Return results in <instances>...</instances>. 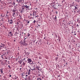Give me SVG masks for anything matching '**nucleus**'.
<instances>
[{"label": "nucleus", "instance_id": "f257e3e1", "mask_svg": "<svg viewBox=\"0 0 80 80\" xmlns=\"http://www.w3.org/2000/svg\"><path fill=\"white\" fill-rule=\"evenodd\" d=\"M33 16L34 17H38V16H37V12H34L33 13Z\"/></svg>", "mask_w": 80, "mask_h": 80}, {"label": "nucleus", "instance_id": "f03ea898", "mask_svg": "<svg viewBox=\"0 0 80 80\" xmlns=\"http://www.w3.org/2000/svg\"><path fill=\"white\" fill-rule=\"evenodd\" d=\"M27 61L28 62V63H29V62L30 63H31V62H32V59H31L29 58H28V59Z\"/></svg>", "mask_w": 80, "mask_h": 80}, {"label": "nucleus", "instance_id": "7ed1b4c3", "mask_svg": "<svg viewBox=\"0 0 80 80\" xmlns=\"http://www.w3.org/2000/svg\"><path fill=\"white\" fill-rule=\"evenodd\" d=\"M19 2L21 3H23L24 2V0H19Z\"/></svg>", "mask_w": 80, "mask_h": 80}, {"label": "nucleus", "instance_id": "20e7f679", "mask_svg": "<svg viewBox=\"0 0 80 80\" xmlns=\"http://www.w3.org/2000/svg\"><path fill=\"white\" fill-rule=\"evenodd\" d=\"M12 33L11 32H10L9 33L8 35L9 36H10V37H11V36H12Z\"/></svg>", "mask_w": 80, "mask_h": 80}, {"label": "nucleus", "instance_id": "39448f33", "mask_svg": "<svg viewBox=\"0 0 80 80\" xmlns=\"http://www.w3.org/2000/svg\"><path fill=\"white\" fill-rule=\"evenodd\" d=\"M3 68H2L1 69H0V72H1V73H3Z\"/></svg>", "mask_w": 80, "mask_h": 80}, {"label": "nucleus", "instance_id": "423d86ee", "mask_svg": "<svg viewBox=\"0 0 80 80\" xmlns=\"http://www.w3.org/2000/svg\"><path fill=\"white\" fill-rule=\"evenodd\" d=\"M25 7H26L27 8H30V6H27V5L25 6Z\"/></svg>", "mask_w": 80, "mask_h": 80}, {"label": "nucleus", "instance_id": "0eeeda50", "mask_svg": "<svg viewBox=\"0 0 80 80\" xmlns=\"http://www.w3.org/2000/svg\"><path fill=\"white\" fill-rule=\"evenodd\" d=\"M1 17H4V15L2 13H1Z\"/></svg>", "mask_w": 80, "mask_h": 80}, {"label": "nucleus", "instance_id": "6e6552de", "mask_svg": "<svg viewBox=\"0 0 80 80\" xmlns=\"http://www.w3.org/2000/svg\"><path fill=\"white\" fill-rule=\"evenodd\" d=\"M2 47H3V48H5V46L4 45V44H2V45L1 46Z\"/></svg>", "mask_w": 80, "mask_h": 80}, {"label": "nucleus", "instance_id": "1a4fd4ad", "mask_svg": "<svg viewBox=\"0 0 80 80\" xmlns=\"http://www.w3.org/2000/svg\"><path fill=\"white\" fill-rule=\"evenodd\" d=\"M75 8H74V10H78V9H77V8L76 6H74Z\"/></svg>", "mask_w": 80, "mask_h": 80}, {"label": "nucleus", "instance_id": "9d476101", "mask_svg": "<svg viewBox=\"0 0 80 80\" xmlns=\"http://www.w3.org/2000/svg\"><path fill=\"white\" fill-rule=\"evenodd\" d=\"M30 35V33H28V37H29Z\"/></svg>", "mask_w": 80, "mask_h": 80}, {"label": "nucleus", "instance_id": "9b49d317", "mask_svg": "<svg viewBox=\"0 0 80 80\" xmlns=\"http://www.w3.org/2000/svg\"><path fill=\"white\" fill-rule=\"evenodd\" d=\"M12 12H14V13H15V10H13Z\"/></svg>", "mask_w": 80, "mask_h": 80}, {"label": "nucleus", "instance_id": "f8f14e48", "mask_svg": "<svg viewBox=\"0 0 80 80\" xmlns=\"http://www.w3.org/2000/svg\"><path fill=\"white\" fill-rule=\"evenodd\" d=\"M10 22H13V20H12V19H11V20H10Z\"/></svg>", "mask_w": 80, "mask_h": 80}, {"label": "nucleus", "instance_id": "ddd939ff", "mask_svg": "<svg viewBox=\"0 0 80 80\" xmlns=\"http://www.w3.org/2000/svg\"><path fill=\"white\" fill-rule=\"evenodd\" d=\"M13 22H10V24H12L13 23Z\"/></svg>", "mask_w": 80, "mask_h": 80}, {"label": "nucleus", "instance_id": "4468645a", "mask_svg": "<svg viewBox=\"0 0 80 80\" xmlns=\"http://www.w3.org/2000/svg\"><path fill=\"white\" fill-rule=\"evenodd\" d=\"M36 68H37L38 69V70H39V69L38 68V66L36 67Z\"/></svg>", "mask_w": 80, "mask_h": 80}, {"label": "nucleus", "instance_id": "2eb2a0df", "mask_svg": "<svg viewBox=\"0 0 80 80\" xmlns=\"http://www.w3.org/2000/svg\"><path fill=\"white\" fill-rule=\"evenodd\" d=\"M28 75H30V72H28Z\"/></svg>", "mask_w": 80, "mask_h": 80}, {"label": "nucleus", "instance_id": "dca6fc26", "mask_svg": "<svg viewBox=\"0 0 80 80\" xmlns=\"http://www.w3.org/2000/svg\"><path fill=\"white\" fill-rule=\"evenodd\" d=\"M31 69V70H32V71H33V70H35V68H34V69Z\"/></svg>", "mask_w": 80, "mask_h": 80}, {"label": "nucleus", "instance_id": "f3484780", "mask_svg": "<svg viewBox=\"0 0 80 80\" xmlns=\"http://www.w3.org/2000/svg\"><path fill=\"white\" fill-rule=\"evenodd\" d=\"M22 10H24L25 9V8L23 7H22Z\"/></svg>", "mask_w": 80, "mask_h": 80}, {"label": "nucleus", "instance_id": "a211bd4d", "mask_svg": "<svg viewBox=\"0 0 80 80\" xmlns=\"http://www.w3.org/2000/svg\"><path fill=\"white\" fill-rule=\"evenodd\" d=\"M20 64H22V61H20L19 62Z\"/></svg>", "mask_w": 80, "mask_h": 80}, {"label": "nucleus", "instance_id": "6ab92c4d", "mask_svg": "<svg viewBox=\"0 0 80 80\" xmlns=\"http://www.w3.org/2000/svg\"><path fill=\"white\" fill-rule=\"evenodd\" d=\"M31 72V70L30 69H29L28 72Z\"/></svg>", "mask_w": 80, "mask_h": 80}, {"label": "nucleus", "instance_id": "aec40b11", "mask_svg": "<svg viewBox=\"0 0 80 80\" xmlns=\"http://www.w3.org/2000/svg\"><path fill=\"white\" fill-rule=\"evenodd\" d=\"M7 14H8V13H9V12H7L6 13Z\"/></svg>", "mask_w": 80, "mask_h": 80}, {"label": "nucleus", "instance_id": "412c9836", "mask_svg": "<svg viewBox=\"0 0 80 80\" xmlns=\"http://www.w3.org/2000/svg\"><path fill=\"white\" fill-rule=\"evenodd\" d=\"M15 12H14V13L13 14V16H14V15H15Z\"/></svg>", "mask_w": 80, "mask_h": 80}, {"label": "nucleus", "instance_id": "4be33fe9", "mask_svg": "<svg viewBox=\"0 0 80 80\" xmlns=\"http://www.w3.org/2000/svg\"><path fill=\"white\" fill-rule=\"evenodd\" d=\"M23 65H25V63H23Z\"/></svg>", "mask_w": 80, "mask_h": 80}, {"label": "nucleus", "instance_id": "5701e85b", "mask_svg": "<svg viewBox=\"0 0 80 80\" xmlns=\"http://www.w3.org/2000/svg\"><path fill=\"white\" fill-rule=\"evenodd\" d=\"M77 2H80V1H79V0H77Z\"/></svg>", "mask_w": 80, "mask_h": 80}, {"label": "nucleus", "instance_id": "b1692460", "mask_svg": "<svg viewBox=\"0 0 80 80\" xmlns=\"http://www.w3.org/2000/svg\"><path fill=\"white\" fill-rule=\"evenodd\" d=\"M6 17L7 18L8 17V15L6 14Z\"/></svg>", "mask_w": 80, "mask_h": 80}, {"label": "nucleus", "instance_id": "393cba45", "mask_svg": "<svg viewBox=\"0 0 80 80\" xmlns=\"http://www.w3.org/2000/svg\"><path fill=\"white\" fill-rule=\"evenodd\" d=\"M55 19H57V16H55Z\"/></svg>", "mask_w": 80, "mask_h": 80}, {"label": "nucleus", "instance_id": "a878e982", "mask_svg": "<svg viewBox=\"0 0 80 80\" xmlns=\"http://www.w3.org/2000/svg\"><path fill=\"white\" fill-rule=\"evenodd\" d=\"M33 22H34V23H35V20H34Z\"/></svg>", "mask_w": 80, "mask_h": 80}, {"label": "nucleus", "instance_id": "bb28decb", "mask_svg": "<svg viewBox=\"0 0 80 80\" xmlns=\"http://www.w3.org/2000/svg\"><path fill=\"white\" fill-rule=\"evenodd\" d=\"M30 23V21H28L27 22V23Z\"/></svg>", "mask_w": 80, "mask_h": 80}, {"label": "nucleus", "instance_id": "cd10ccee", "mask_svg": "<svg viewBox=\"0 0 80 80\" xmlns=\"http://www.w3.org/2000/svg\"><path fill=\"white\" fill-rule=\"evenodd\" d=\"M77 27H79V25H78V24H77Z\"/></svg>", "mask_w": 80, "mask_h": 80}, {"label": "nucleus", "instance_id": "c85d7f7f", "mask_svg": "<svg viewBox=\"0 0 80 80\" xmlns=\"http://www.w3.org/2000/svg\"><path fill=\"white\" fill-rule=\"evenodd\" d=\"M8 67H9V68H10V65H8Z\"/></svg>", "mask_w": 80, "mask_h": 80}, {"label": "nucleus", "instance_id": "c756f323", "mask_svg": "<svg viewBox=\"0 0 80 80\" xmlns=\"http://www.w3.org/2000/svg\"><path fill=\"white\" fill-rule=\"evenodd\" d=\"M25 59H26V58H24L23 59V60H25Z\"/></svg>", "mask_w": 80, "mask_h": 80}, {"label": "nucleus", "instance_id": "7c9ffc66", "mask_svg": "<svg viewBox=\"0 0 80 80\" xmlns=\"http://www.w3.org/2000/svg\"><path fill=\"white\" fill-rule=\"evenodd\" d=\"M4 55H1V57H2V58H3V57H3V56Z\"/></svg>", "mask_w": 80, "mask_h": 80}, {"label": "nucleus", "instance_id": "2f4dec72", "mask_svg": "<svg viewBox=\"0 0 80 80\" xmlns=\"http://www.w3.org/2000/svg\"><path fill=\"white\" fill-rule=\"evenodd\" d=\"M9 77H12V75H10Z\"/></svg>", "mask_w": 80, "mask_h": 80}, {"label": "nucleus", "instance_id": "473e14b6", "mask_svg": "<svg viewBox=\"0 0 80 80\" xmlns=\"http://www.w3.org/2000/svg\"><path fill=\"white\" fill-rule=\"evenodd\" d=\"M39 59H42V58L40 57L39 58Z\"/></svg>", "mask_w": 80, "mask_h": 80}, {"label": "nucleus", "instance_id": "72a5a7b5", "mask_svg": "<svg viewBox=\"0 0 80 80\" xmlns=\"http://www.w3.org/2000/svg\"><path fill=\"white\" fill-rule=\"evenodd\" d=\"M20 35H21V36H22V35H23L21 34H20Z\"/></svg>", "mask_w": 80, "mask_h": 80}, {"label": "nucleus", "instance_id": "f704fd0d", "mask_svg": "<svg viewBox=\"0 0 80 80\" xmlns=\"http://www.w3.org/2000/svg\"><path fill=\"white\" fill-rule=\"evenodd\" d=\"M8 22H10V20H8Z\"/></svg>", "mask_w": 80, "mask_h": 80}, {"label": "nucleus", "instance_id": "c9c22d12", "mask_svg": "<svg viewBox=\"0 0 80 80\" xmlns=\"http://www.w3.org/2000/svg\"><path fill=\"white\" fill-rule=\"evenodd\" d=\"M46 38L44 37V39H45Z\"/></svg>", "mask_w": 80, "mask_h": 80}, {"label": "nucleus", "instance_id": "e433bc0d", "mask_svg": "<svg viewBox=\"0 0 80 80\" xmlns=\"http://www.w3.org/2000/svg\"><path fill=\"white\" fill-rule=\"evenodd\" d=\"M26 77H28V75H26Z\"/></svg>", "mask_w": 80, "mask_h": 80}, {"label": "nucleus", "instance_id": "4c0bfd02", "mask_svg": "<svg viewBox=\"0 0 80 80\" xmlns=\"http://www.w3.org/2000/svg\"><path fill=\"white\" fill-rule=\"evenodd\" d=\"M14 41L15 42V40H14Z\"/></svg>", "mask_w": 80, "mask_h": 80}, {"label": "nucleus", "instance_id": "58836bf2", "mask_svg": "<svg viewBox=\"0 0 80 80\" xmlns=\"http://www.w3.org/2000/svg\"><path fill=\"white\" fill-rule=\"evenodd\" d=\"M38 63H40V62H38Z\"/></svg>", "mask_w": 80, "mask_h": 80}, {"label": "nucleus", "instance_id": "ea45409f", "mask_svg": "<svg viewBox=\"0 0 80 80\" xmlns=\"http://www.w3.org/2000/svg\"><path fill=\"white\" fill-rule=\"evenodd\" d=\"M16 2H18V0H17Z\"/></svg>", "mask_w": 80, "mask_h": 80}, {"label": "nucleus", "instance_id": "a19ab883", "mask_svg": "<svg viewBox=\"0 0 80 80\" xmlns=\"http://www.w3.org/2000/svg\"><path fill=\"white\" fill-rule=\"evenodd\" d=\"M14 4L15 5V2H14Z\"/></svg>", "mask_w": 80, "mask_h": 80}, {"label": "nucleus", "instance_id": "79ce46f5", "mask_svg": "<svg viewBox=\"0 0 80 80\" xmlns=\"http://www.w3.org/2000/svg\"><path fill=\"white\" fill-rule=\"evenodd\" d=\"M57 13H58L57 12H56V14H57Z\"/></svg>", "mask_w": 80, "mask_h": 80}, {"label": "nucleus", "instance_id": "37998d69", "mask_svg": "<svg viewBox=\"0 0 80 80\" xmlns=\"http://www.w3.org/2000/svg\"><path fill=\"white\" fill-rule=\"evenodd\" d=\"M21 69H22V68H20L19 69V70H21Z\"/></svg>", "mask_w": 80, "mask_h": 80}, {"label": "nucleus", "instance_id": "c03bdc74", "mask_svg": "<svg viewBox=\"0 0 80 80\" xmlns=\"http://www.w3.org/2000/svg\"><path fill=\"white\" fill-rule=\"evenodd\" d=\"M38 26H40V25L39 24V25H38Z\"/></svg>", "mask_w": 80, "mask_h": 80}, {"label": "nucleus", "instance_id": "a18cd8bd", "mask_svg": "<svg viewBox=\"0 0 80 80\" xmlns=\"http://www.w3.org/2000/svg\"><path fill=\"white\" fill-rule=\"evenodd\" d=\"M1 75H0V77H1Z\"/></svg>", "mask_w": 80, "mask_h": 80}, {"label": "nucleus", "instance_id": "49530a36", "mask_svg": "<svg viewBox=\"0 0 80 80\" xmlns=\"http://www.w3.org/2000/svg\"><path fill=\"white\" fill-rule=\"evenodd\" d=\"M24 36L25 37H27V36H25V35H24Z\"/></svg>", "mask_w": 80, "mask_h": 80}, {"label": "nucleus", "instance_id": "de8ad7c7", "mask_svg": "<svg viewBox=\"0 0 80 80\" xmlns=\"http://www.w3.org/2000/svg\"><path fill=\"white\" fill-rule=\"evenodd\" d=\"M27 58H28V57H27Z\"/></svg>", "mask_w": 80, "mask_h": 80}, {"label": "nucleus", "instance_id": "09e8293b", "mask_svg": "<svg viewBox=\"0 0 80 80\" xmlns=\"http://www.w3.org/2000/svg\"><path fill=\"white\" fill-rule=\"evenodd\" d=\"M0 55H1V54H0Z\"/></svg>", "mask_w": 80, "mask_h": 80}, {"label": "nucleus", "instance_id": "8fccbe9b", "mask_svg": "<svg viewBox=\"0 0 80 80\" xmlns=\"http://www.w3.org/2000/svg\"><path fill=\"white\" fill-rule=\"evenodd\" d=\"M30 15H32V14H30Z\"/></svg>", "mask_w": 80, "mask_h": 80}, {"label": "nucleus", "instance_id": "3c124183", "mask_svg": "<svg viewBox=\"0 0 80 80\" xmlns=\"http://www.w3.org/2000/svg\"><path fill=\"white\" fill-rule=\"evenodd\" d=\"M25 80H26V79H25Z\"/></svg>", "mask_w": 80, "mask_h": 80}, {"label": "nucleus", "instance_id": "603ef678", "mask_svg": "<svg viewBox=\"0 0 80 80\" xmlns=\"http://www.w3.org/2000/svg\"><path fill=\"white\" fill-rule=\"evenodd\" d=\"M37 80H38V79H37Z\"/></svg>", "mask_w": 80, "mask_h": 80}, {"label": "nucleus", "instance_id": "864d4df0", "mask_svg": "<svg viewBox=\"0 0 80 80\" xmlns=\"http://www.w3.org/2000/svg\"><path fill=\"white\" fill-rule=\"evenodd\" d=\"M0 2H1V0H0Z\"/></svg>", "mask_w": 80, "mask_h": 80}, {"label": "nucleus", "instance_id": "5fc2aeb1", "mask_svg": "<svg viewBox=\"0 0 80 80\" xmlns=\"http://www.w3.org/2000/svg\"><path fill=\"white\" fill-rule=\"evenodd\" d=\"M31 28H33V27H32Z\"/></svg>", "mask_w": 80, "mask_h": 80}, {"label": "nucleus", "instance_id": "6e6d98bb", "mask_svg": "<svg viewBox=\"0 0 80 80\" xmlns=\"http://www.w3.org/2000/svg\"><path fill=\"white\" fill-rule=\"evenodd\" d=\"M23 32H22V34H23Z\"/></svg>", "mask_w": 80, "mask_h": 80}, {"label": "nucleus", "instance_id": "4d7b16f0", "mask_svg": "<svg viewBox=\"0 0 80 80\" xmlns=\"http://www.w3.org/2000/svg\"><path fill=\"white\" fill-rule=\"evenodd\" d=\"M24 35H25V33H24Z\"/></svg>", "mask_w": 80, "mask_h": 80}, {"label": "nucleus", "instance_id": "13d9d810", "mask_svg": "<svg viewBox=\"0 0 80 80\" xmlns=\"http://www.w3.org/2000/svg\"><path fill=\"white\" fill-rule=\"evenodd\" d=\"M77 6V5H76Z\"/></svg>", "mask_w": 80, "mask_h": 80}, {"label": "nucleus", "instance_id": "bf43d9fd", "mask_svg": "<svg viewBox=\"0 0 80 80\" xmlns=\"http://www.w3.org/2000/svg\"><path fill=\"white\" fill-rule=\"evenodd\" d=\"M74 42H75V41H74Z\"/></svg>", "mask_w": 80, "mask_h": 80}]
</instances>
